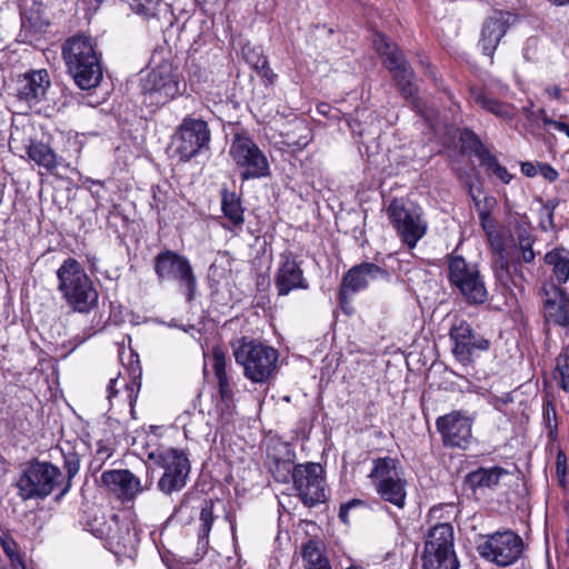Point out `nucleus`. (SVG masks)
<instances>
[{"mask_svg":"<svg viewBox=\"0 0 569 569\" xmlns=\"http://www.w3.org/2000/svg\"><path fill=\"white\" fill-rule=\"evenodd\" d=\"M62 58L68 73L82 90L96 88L102 79L100 54L96 43L86 34L68 38L62 46Z\"/></svg>","mask_w":569,"mask_h":569,"instance_id":"1","label":"nucleus"},{"mask_svg":"<svg viewBox=\"0 0 569 569\" xmlns=\"http://www.w3.org/2000/svg\"><path fill=\"white\" fill-rule=\"evenodd\" d=\"M230 345L234 360L248 380L267 383L273 378L278 370L277 349L249 337L234 339Z\"/></svg>","mask_w":569,"mask_h":569,"instance_id":"2","label":"nucleus"},{"mask_svg":"<svg viewBox=\"0 0 569 569\" xmlns=\"http://www.w3.org/2000/svg\"><path fill=\"white\" fill-rule=\"evenodd\" d=\"M58 289L74 312L88 313L98 305V291L80 263L67 259L57 271Z\"/></svg>","mask_w":569,"mask_h":569,"instance_id":"3","label":"nucleus"},{"mask_svg":"<svg viewBox=\"0 0 569 569\" xmlns=\"http://www.w3.org/2000/svg\"><path fill=\"white\" fill-rule=\"evenodd\" d=\"M368 478L381 500L402 509L407 499V480L399 460L391 457L372 459Z\"/></svg>","mask_w":569,"mask_h":569,"instance_id":"4","label":"nucleus"},{"mask_svg":"<svg viewBox=\"0 0 569 569\" xmlns=\"http://www.w3.org/2000/svg\"><path fill=\"white\" fill-rule=\"evenodd\" d=\"M62 482L63 475L58 467L34 459L24 466L17 480L18 495L23 501L44 499Z\"/></svg>","mask_w":569,"mask_h":569,"instance_id":"5","label":"nucleus"},{"mask_svg":"<svg viewBox=\"0 0 569 569\" xmlns=\"http://www.w3.org/2000/svg\"><path fill=\"white\" fill-rule=\"evenodd\" d=\"M455 551L453 528L450 523L433 526L425 542L422 553L423 569H459Z\"/></svg>","mask_w":569,"mask_h":569,"instance_id":"6","label":"nucleus"},{"mask_svg":"<svg viewBox=\"0 0 569 569\" xmlns=\"http://www.w3.org/2000/svg\"><path fill=\"white\" fill-rule=\"evenodd\" d=\"M448 279L470 305H481L488 298L482 276L478 264L467 261L461 256L448 258Z\"/></svg>","mask_w":569,"mask_h":569,"instance_id":"7","label":"nucleus"},{"mask_svg":"<svg viewBox=\"0 0 569 569\" xmlns=\"http://www.w3.org/2000/svg\"><path fill=\"white\" fill-rule=\"evenodd\" d=\"M388 218L403 243L413 249L426 234L428 224L422 210L403 199H393L387 208Z\"/></svg>","mask_w":569,"mask_h":569,"instance_id":"8","label":"nucleus"},{"mask_svg":"<svg viewBox=\"0 0 569 569\" xmlns=\"http://www.w3.org/2000/svg\"><path fill=\"white\" fill-rule=\"evenodd\" d=\"M179 80L173 66L163 61L141 79L144 101L163 106L179 94Z\"/></svg>","mask_w":569,"mask_h":569,"instance_id":"9","label":"nucleus"},{"mask_svg":"<svg viewBox=\"0 0 569 569\" xmlns=\"http://www.w3.org/2000/svg\"><path fill=\"white\" fill-rule=\"evenodd\" d=\"M229 153L241 170L242 180L264 178L270 174L267 157L249 137L234 136Z\"/></svg>","mask_w":569,"mask_h":569,"instance_id":"10","label":"nucleus"},{"mask_svg":"<svg viewBox=\"0 0 569 569\" xmlns=\"http://www.w3.org/2000/svg\"><path fill=\"white\" fill-rule=\"evenodd\" d=\"M479 555L499 567L513 565L523 552V541L511 530L497 531L478 543Z\"/></svg>","mask_w":569,"mask_h":569,"instance_id":"11","label":"nucleus"},{"mask_svg":"<svg viewBox=\"0 0 569 569\" xmlns=\"http://www.w3.org/2000/svg\"><path fill=\"white\" fill-rule=\"evenodd\" d=\"M154 272L160 281H176L186 290L191 300L197 287V279L189 260L172 250L160 252L154 258Z\"/></svg>","mask_w":569,"mask_h":569,"instance_id":"12","label":"nucleus"},{"mask_svg":"<svg viewBox=\"0 0 569 569\" xmlns=\"http://www.w3.org/2000/svg\"><path fill=\"white\" fill-rule=\"evenodd\" d=\"M373 43L377 52L385 58L386 67L393 73V78L406 99L416 94V87L412 83L413 71L406 61L399 48L385 34L377 33Z\"/></svg>","mask_w":569,"mask_h":569,"instance_id":"13","label":"nucleus"},{"mask_svg":"<svg viewBox=\"0 0 569 569\" xmlns=\"http://www.w3.org/2000/svg\"><path fill=\"white\" fill-rule=\"evenodd\" d=\"M210 139L211 133L206 121L186 117L176 132V151L181 160L189 161L203 149L209 148Z\"/></svg>","mask_w":569,"mask_h":569,"instance_id":"14","label":"nucleus"},{"mask_svg":"<svg viewBox=\"0 0 569 569\" xmlns=\"http://www.w3.org/2000/svg\"><path fill=\"white\" fill-rule=\"evenodd\" d=\"M158 462L163 469V475L157 483L158 489L168 496L182 490L191 469L187 453L177 449H168L159 455Z\"/></svg>","mask_w":569,"mask_h":569,"instance_id":"15","label":"nucleus"},{"mask_svg":"<svg viewBox=\"0 0 569 569\" xmlns=\"http://www.w3.org/2000/svg\"><path fill=\"white\" fill-rule=\"evenodd\" d=\"M375 280L388 282L390 273L372 262H363L349 269L342 278L339 291V301L343 311L349 312L348 306L352 296L365 290Z\"/></svg>","mask_w":569,"mask_h":569,"instance_id":"16","label":"nucleus"},{"mask_svg":"<svg viewBox=\"0 0 569 569\" xmlns=\"http://www.w3.org/2000/svg\"><path fill=\"white\" fill-rule=\"evenodd\" d=\"M453 343L455 358L463 363H470L476 352L489 349V341L476 332L465 319H455L449 330Z\"/></svg>","mask_w":569,"mask_h":569,"instance_id":"17","label":"nucleus"},{"mask_svg":"<svg viewBox=\"0 0 569 569\" xmlns=\"http://www.w3.org/2000/svg\"><path fill=\"white\" fill-rule=\"evenodd\" d=\"M322 471L319 463L297 465L292 483L300 500L308 507L323 502L326 499Z\"/></svg>","mask_w":569,"mask_h":569,"instance_id":"18","label":"nucleus"},{"mask_svg":"<svg viewBox=\"0 0 569 569\" xmlns=\"http://www.w3.org/2000/svg\"><path fill=\"white\" fill-rule=\"evenodd\" d=\"M473 419L463 411L455 410L440 416L436 427L447 447L466 449L472 438Z\"/></svg>","mask_w":569,"mask_h":569,"instance_id":"19","label":"nucleus"},{"mask_svg":"<svg viewBox=\"0 0 569 569\" xmlns=\"http://www.w3.org/2000/svg\"><path fill=\"white\" fill-rule=\"evenodd\" d=\"M274 287L279 296H287L293 290H305L309 287L301 268V261L290 250H286L279 256Z\"/></svg>","mask_w":569,"mask_h":569,"instance_id":"20","label":"nucleus"},{"mask_svg":"<svg viewBox=\"0 0 569 569\" xmlns=\"http://www.w3.org/2000/svg\"><path fill=\"white\" fill-rule=\"evenodd\" d=\"M50 87L49 74L46 70H33L21 74L16 81V96L30 107L38 104Z\"/></svg>","mask_w":569,"mask_h":569,"instance_id":"21","label":"nucleus"},{"mask_svg":"<svg viewBox=\"0 0 569 569\" xmlns=\"http://www.w3.org/2000/svg\"><path fill=\"white\" fill-rule=\"evenodd\" d=\"M101 482L122 501H132L143 490L140 479L128 469L107 470Z\"/></svg>","mask_w":569,"mask_h":569,"instance_id":"22","label":"nucleus"},{"mask_svg":"<svg viewBox=\"0 0 569 569\" xmlns=\"http://www.w3.org/2000/svg\"><path fill=\"white\" fill-rule=\"evenodd\" d=\"M512 14L505 11H495L485 22L479 44L483 53L492 57L498 43L510 26Z\"/></svg>","mask_w":569,"mask_h":569,"instance_id":"23","label":"nucleus"},{"mask_svg":"<svg viewBox=\"0 0 569 569\" xmlns=\"http://www.w3.org/2000/svg\"><path fill=\"white\" fill-rule=\"evenodd\" d=\"M545 316L555 325L569 326V297L559 287L551 284L545 288Z\"/></svg>","mask_w":569,"mask_h":569,"instance_id":"24","label":"nucleus"},{"mask_svg":"<svg viewBox=\"0 0 569 569\" xmlns=\"http://www.w3.org/2000/svg\"><path fill=\"white\" fill-rule=\"evenodd\" d=\"M507 475H509V471L502 467H481L469 472L466 476V482L473 492L479 489H495L499 485L500 479Z\"/></svg>","mask_w":569,"mask_h":569,"instance_id":"25","label":"nucleus"},{"mask_svg":"<svg viewBox=\"0 0 569 569\" xmlns=\"http://www.w3.org/2000/svg\"><path fill=\"white\" fill-rule=\"evenodd\" d=\"M221 210L230 224L223 223L226 230L234 231L241 229L244 223V209L242 208L240 198L234 192L222 190Z\"/></svg>","mask_w":569,"mask_h":569,"instance_id":"26","label":"nucleus"},{"mask_svg":"<svg viewBox=\"0 0 569 569\" xmlns=\"http://www.w3.org/2000/svg\"><path fill=\"white\" fill-rule=\"evenodd\" d=\"M470 97L482 109L503 120H510L515 116V108L512 106L493 99L481 89L472 88Z\"/></svg>","mask_w":569,"mask_h":569,"instance_id":"27","label":"nucleus"},{"mask_svg":"<svg viewBox=\"0 0 569 569\" xmlns=\"http://www.w3.org/2000/svg\"><path fill=\"white\" fill-rule=\"evenodd\" d=\"M213 372L218 380L219 393L223 400L232 399V389L227 375V358L224 351L214 347L212 349Z\"/></svg>","mask_w":569,"mask_h":569,"instance_id":"28","label":"nucleus"},{"mask_svg":"<svg viewBox=\"0 0 569 569\" xmlns=\"http://www.w3.org/2000/svg\"><path fill=\"white\" fill-rule=\"evenodd\" d=\"M213 501L204 500L200 511V529L198 535V551L202 555L207 552L209 546V533L214 521Z\"/></svg>","mask_w":569,"mask_h":569,"instance_id":"29","label":"nucleus"},{"mask_svg":"<svg viewBox=\"0 0 569 569\" xmlns=\"http://www.w3.org/2000/svg\"><path fill=\"white\" fill-rule=\"evenodd\" d=\"M546 263L553 267V274L560 283L569 279V251L563 248H557L548 252L545 257Z\"/></svg>","mask_w":569,"mask_h":569,"instance_id":"30","label":"nucleus"},{"mask_svg":"<svg viewBox=\"0 0 569 569\" xmlns=\"http://www.w3.org/2000/svg\"><path fill=\"white\" fill-rule=\"evenodd\" d=\"M28 156L32 161L46 169L51 170L57 166L56 153L43 142H31L28 148Z\"/></svg>","mask_w":569,"mask_h":569,"instance_id":"31","label":"nucleus"},{"mask_svg":"<svg viewBox=\"0 0 569 569\" xmlns=\"http://www.w3.org/2000/svg\"><path fill=\"white\" fill-rule=\"evenodd\" d=\"M301 555L305 561V569H315L329 563V560L322 553L319 543L313 540H309L303 545Z\"/></svg>","mask_w":569,"mask_h":569,"instance_id":"32","label":"nucleus"},{"mask_svg":"<svg viewBox=\"0 0 569 569\" xmlns=\"http://www.w3.org/2000/svg\"><path fill=\"white\" fill-rule=\"evenodd\" d=\"M297 470V465L288 457L284 459L277 458L271 467V472L276 481L281 483H290L293 481V476Z\"/></svg>","mask_w":569,"mask_h":569,"instance_id":"33","label":"nucleus"},{"mask_svg":"<svg viewBox=\"0 0 569 569\" xmlns=\"http://www.w3.org/2000/svg\"><path fill=\"white\" fill-rule=\"evenodd\" d=\"M460 141L462 142L463 148L471 151L479 160L489 152L478 136L469 129H463L460 132Z\"/></svg>","mask_w":569,"mask_h":569,"instance_id":"34","label":"nucleus"},{"mask_svg":"<svg viewBox=\"0 0 569 569\" xmlns=\"http://www.w3.org/2000/svg\"><path fill=\"white\" fill-rule=\"evenodd\" d=\"M243 56L246 60L259 71V73L268 79H272L274 74L268 66L267 59L260 54V52H256L251 49H243Z\"/></svg>","mask_w":569,"mask_h":569,"instance_id":"35","label":"nucleus"},{"mask_svg":"<svg viewBox=\"0 0 569 569\" xmlns=\"http://www.w3.org/2000/svg\"><path fill=\"white\" fill-rule=\"evenodd\" d=\"M481 166L487 167L501 182L509 183L512 176L508 172V170L502 167L496 156H493L490 151L479 160Z\"/></svg>","mask_w":569,"mask_h":569,"instance_id":"36","label":"nucleus"},{"mask_svg":"<svg viewBox=\"0 0 569 569\" xmlns=\"http://www.w3.org/2000/svg\"><path fill=\"white\" fill-rule=\"evenodd\" d=\"M64 468L67 470L68 480L62 488L60 496L64 495L71 487V479L78 473L80 468V458L76 452H69L64 455Z\"/></svg>","mask_w":569,"mask_h":569,"instance_id":"37","label":"nucleus"},{"mask_svg":"<svg viewBox=\"0 0 569 569\" xmlns=\"http://www.w3.org/2000/svg\"><path fill=\"white\" fill-rule=\"evenodd\" d=\"M543 419L550 431L557 429V412L552 401L543 403Z\"/></svg>","mask_w":569,"mask_h":569,"instance_id":"38","label":"nucleus"},{"mask_svg":"<svg viewBox=\"0 0 569 569\" xmlns=\"http://www.w3.org/2000/svg\"><path fill=\"white\" fill-rule=\"evenodd\" d=\"M556 372L559 376V387L569 392V363L557 362Z\"/></svg>","mask_w":569,"mask_h":569,"instance_id":"39","label":"nucleus"},{"mask_svg":"<svg viewBox=\"0 0 569 569\" xmlns=\"http://www.w3.org/2000/svg\"><path fill=\"white\" fill-rule=\"evenodd\" d=\"M535 242V239L532 240H522V242L518 243V248L521 251V259L526 263H530L535 260L536 253L532 249V244Z\"/></svg>","mask_w":569,"mask_h":569,"instance_id":"40","label":"nucleus"},{"mask_svg":"<svg viewBox=\"0 0 569 569\" xmlns=\"http://www.w3.org/2000/svg\"><path fill=\"white\" fill-rule=\"evenodd\" d=\"M539 113H540L541 119L546 126L553 127L556 130L563 132L569 138V124L568 123H565L561 121H556V120L548 118L545 110H542V109L539 110Z\"/></svg>","mask_w":569,"mask_h":569,"instance_id":"41","label":"nucleus"},{"mask_svg":"<svg viewBox=\"0 0 569 569\" xmlns=\"http://www.w3.org/2000/svg\"><path fill=\"white\" fill-rule=\"evenodd\" d=\"M479 219H480V222H481V227L482 229L485 230V232L488 234V236H491L492 232L495 231V223L490 217V213L488 210H480L479 211Z\"/></svg>","mask_w":569,"mask_h":569,"instance_id":"42","label":"nucleus"},{"mask_svg":"<svg viewBox=\"0 0 569 569\" xmlns=\"http://www.w3.org/2000/svg\"><path fill=\"white\" fill-rule=\"evenodd\" d=\"M538 168H539V171H540L541 176L545 179H547L548 181L552 182V181L557 180L558 172L550 164H548V163H539Z\"/></svg>","mask_w":569,"mask_h":569,"instance_id":"43","label":"nucleus"},{"mask_svg":"<svg viewBox=\"0 0 569 569\" xmlns=\"http://www.w3.org/2000/svg\"><path fill=\"white\" fill-rule=\"evenodd\" d=\"M516 236L518 243L522 242V240H532L535 239L533 234L530 231V228L528 226H517L516 227Z\"/></svg>","mask_w":569,"mask_h":569,"instance_id":"44","label":"nucleus"},{"mask_svg":"<svg viewBox=\"0 0 569 569\" xmlns=\"http://www.w3.org/2000/svg\"><path fill=\"white\" fill-rule=\"evenodd\" d=\"M332 108L329 103L327 102H320L317 104V112L325 116V117H328V118H332V119H339V112L336 111V112H332Z\"/></svg>","mask_w":569,"mask_h":569,"instance_id":"45","label":"nucleus"},{"mask_svg":"<svg viewBox=\"0 0 569 569\" xmlns=\"http://www.w3.org/2000/svg\"><path fill=\"white\" fill-rule=\"evenodd\" d=\"M553 209L555 207H552L551 209L546 208V218H542L540 221V227L543 231H548L555 228Z\"/></svg>","mask_w":569,"mask_h":569,"instance_id":"46","label":"nucleus"},{"mask_svg":"<svg viewBox=\"0 0 569 569\" xmlns=\"http://www.w3.org/2000/svg\"><path fill=\"white\" fill-rule=\"evenodd\" d=\"M361 502L359 500H352L348 503H345V505H341L340 507V510H339V518L342 522L347 523L348 522V512L349 510L357 506V505H360Z\"/></svg>","mask_w":569,"mask_h":569,"instance_id":"47","label":"nucleus"},{"mask_svg":"<svg viewBox=\"0 0 569 569\" xmlns=\"http://www.w3.org/2000/svg\"><path fill=\"white\" fill-rule=\"evenodd\" d=\"M521 172L529 177V178H532L537 174V168L533 163L531 162H522L521 163Z\"/></svg>","mask_w":569,"mask_h":569,"instance_id":"48","label":"nucleus"},{"mask_svg":"<svg viewBox=\"0 0 569 569\" xmlns=\"http://www.w3.org/2000/svg\"><path fill=\"white\" fill-rule=\"evenodd\" d=\"M118 383V379L117 378H111L110 381H109V385L107 387V391H108V399L111 400V398L117 393V390H116V385Z\"/></svg>","mask_w":569,"mask_h":569,"instance_id":"49","label":"nucleus"},{"mask_svg":"<svg viewBox=\"0 0 569 569\" xmlns=\"http://www.w3.org/2000/svg\"><path fill=\"white\" fill-rule=\"evenodd\" d=\"M557 362H562V363H568L569 365V345L558 356Z\"/></svg>","mask_w":569,"mask_h":569,"instance_id":"50","label":"nucleus"},{"mask_svg":"<svg viewBox=\"0 0 569 569\" xmlns=\"http://www.w3.org/2000/svg\"><path fill=\"white\" fill-rule=\"evenodd\" d=\"M547 92L555 99H559L561 96V90L558 87L548 88Z\"/></svg>","mask_w":569,"mask_h":569,"instance_id":"51","label":"nucleus"},{"mask_svg":"<svg viewBox=\"0 0 569 569\" xmlns=\"http://www.w3.org/2000/svg\"><path fill=\"white\" fill-rule=\"evenodd\" d=\"M557 471H558V473H560V472L565 473V467L561 468V465H560V455L558 456Z\"/></svg>","mask_w":569,"mask_h":569,"instance_id":"52","label":"nucleus"},{"mask_svg":"<svg viewBox=\"0 0 569 569\" xmlns=\"http://www.w3.org/2000/svg\"><path fill=\"white\" fill-rule=\"evenodd\" d=\"M500 272H505V273H508V264L507 262H501V266H500Z\"/></svg>","mask_w":569,"mask_h":569,"instance_id":"53","label":"nucleus"},{"mask_svg":"<svg viewBox=\"0 0 569 569\" xmlns=\"http://www.w3.org/2000/svg\"><path fill=\"white\" fill-rule=\"evenodd\" d=\"M523 113H525L528 118H530V116H531V113H532V112H531L530 108L525 107V108H523Z\"/></svg>","mask_w":569,"mask_h":569,"instance_id":"54","label":"nucleus"},{"mask_svg":"<svg viewBox=\"0 0 569 569\" xmlns=\"http://www.w3.org/2000/svg\"><path fill=\"white\" fill-rule=\"evenodd\" d=\"M347 569H359V568H358V567H356V566H351V567H349V568H347Z\"/></svg>","mask_w":569,"mask_h":569,"instance_id":"55","label":"nucleus"}]
</instances>
